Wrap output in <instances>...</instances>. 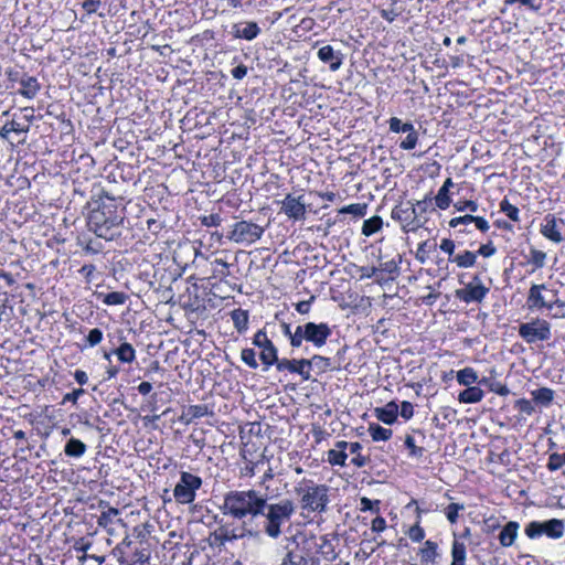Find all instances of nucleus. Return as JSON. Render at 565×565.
I'll list each match as a JSON object with an SVG mask.
<instances>
[{
	"instance_id": "1",
	"label": "nucleus",
	"mask_w": 565,
	"mask_h": 565,
	"mask_svg": "<svg viewBox=\"0 0 565 565\" xmlns=\"http://www.w3.org/2000/svg\"><path fill=\"white\" fill-rule=\"evenodd\" d=\"M124 207L108 193H104L94 202L88 215V227L98 237L113 241L121 235L125 221Z\"/></svg>"
},
{
	"instance_id": "2",
	"label": "nucleus",
	"mask_w": 565,
	"mask_h": 565,
	"mask_svg": "<svg viewBox=\"0 0 565 565\" xmlns=\"http://www.w3.org/2000/svg\"><path fill=\"white\" fill-rule=\"evenodd\" d=\"M267 508V497L260 492L248 490H233L224 495L221 510L224 515L235 520H253L264 514Z\"/></svg>"
},
{
	"instance_id": "3",
	"label": "nucleus",
	"mask_w": 565,
	"mask_h": 565,
	"mask_svg": "<svg viewBox=\"0 0 565 565\" xmlns=\"http://www.w3.org/2000/svg\"><path fill=\"white\" fill-rule=\"evenodd\" d=\"M295 491L300 497V507L303 511L322 513L327 510L328 486L303 480L295 488Z\"/></svg>"
},
{
	"instance_id": "4",
	"label": "nucleus",
	"mask_w": 565,
	"mask_h": 565,
	"mask_svg": "<svg viewBox=\"0 0 565 565\" xmlns=\"http://www.w3.org/2000/svg\"><path fill=\"white\" fill-rule=\"evenodd\" d=\"M295 513V504L289 499H284L277 503H267L264 511L265 516L264 532L270 539H278L282 531L281 526L289 522Z\"/></svg>"
},
{
	"instance_id": "5",
	"label": "nucleus",
	"mask_w": 565,
	"mask_h": 565,
	"mask_svg": "<svg viewBox=\"0 0 565 565\" xmlns=\"http://www.w3.org/2000/svg\"><path fill=\"white\" fill-rule=\"evenodd\" d=\"M360 443L337 441L334 448L328 450L327 461L331 466L344 467L349 455H352L351 463L358 468L366 466L370 459L361 454Z\"/></svg>"
},
{
	"instance_id": "6",
	"label": "nucleus",
	"mask_w": 565,
	"mask_h": 565,
	"mask_svg": "<svg viewBox=\"0 0 565 565\" xmlns=\"http://www.w3.org/2000/svg\"><path fill=\"white\" fill-rule=\"evenodd\" d=\"M332 334L330 326L326 322H307L297 326L292 338V348H300L303 341L312 343L315 348H322Z\"/></svg>"
},
{
	"instance_id": "7",
	"label": "nucleus",
	"mask_w": 565,
	"mask_h": 565,
	"mask_svg": "<svg viewBox=\"0 0 565 565\" xmlns=\"http://www.w3.org/2000/svg\"><path fill=\"white\" fill-rule=\"evenodd\" d=\"M526 305L532 311H541L543 309L552 310L554 307H562L563 302L557 298L556 290L550 289L545 284H534L529 289Z\"/></svg>"
},
{
	"instance_id": "8",
	"label": "nucleus",
	"mask_w": 565,
	"mask_h": 565,
	"mask_svg": "<svg viewBox=\"0 0 565 565\" xmlns=\"http://www.w3.org/2000/svg\"><path fill=\"white\" fill-rule=\"evenodd\" d=\"M202 479L199 476L186 471L180 473V480L173 489V497L180 504H190L195 500L196 491L202 487Z\"/></svg>"
},
{
	"instance_id": "9",
	"label": "nucleus",
	"mask_w": 565,
	"mask_h": 565,
	"mask_svg": "<svg viewBox=\"0 0 565 565\" xmlns=\"http://www.w3.org/2000/svg\"><path fill=\"white\" fill-rule=\"evenodd\" d=\"M551 323L544 319L535 318L519 326V335L529 344L536 341H547L552 337Z\"/></svg>"
},
{
	"instance_id": "10",
	"label": "nucleus",
	"mask_w": 565,
	"mask_h": 565,
	"mask_svg": "<svg viewBox=\"0 0 565 565\" xmlns=\"http://www.w3.org/2000/svg\"><path fill=\"white\" fill-rule=\"evenodd\" d=\"M264 231V227L258 224L239 221L232 226L227 237L236 244L252 245L262 238Z\"/></svg>"
},
{
	"instance_id": "11",
	"label": "nucleus",
	"mask_w": 565,
	"mask_h": 565,
	"mask_svg": "<svg viewBox=\"0 0 565 565\" xmlns=\"http://www.w3.org/2000/svg\"><path fill=\"white\" fill-rule=\"evenodd\" d=\"M525 535L529 539H537L546 535L551 539H559L564 534V522L558 519H552L545 522L532 521L525 526Z\"/></svg>"
},
{
	"instance_id": "12",
	"label": "nucleus",
	"mask_w": 565,
	"mask_h": 565,
	"mask_svg": "<svg viewBox=\"0 0 565 565\" xmlns=\"http://www.w3.org/2000/svg\"><path fill=\"white\" fill-rule=\"evenodd\" d=\"M489 288L484 286L479 275H475L465 287L457 289L455 295L456 298L463 301L465 303L482 302L489 292Z\"/></svg>"
},
{
	"instance_id": "13",
	"label": "nucleus",
	"mask_w": 565,
	"mask_h": 565,
	"mask_svg": "<svg viewBox=\"0 0 565 565\" xmlns=\"http://www.w3.org/2000/svg\"><path fill=\"white\" fill-rule=\"evenodd\" d=\"M280 213H284L294 221L303 220L307 213V205L303 195L294 196L287 194L284 200L279 202Z\"/></svg>"
},
{
	"instance_id": "14",
	"label": "nucleus",
	"mask_w": 565,
	"mask_h": 565,
	"mask_svg": "<svg viewBox=\"0 0 565 565\" xmlns=\"http://www.w3.org/2000/svg\"><path fill=\"white\" fill-rule=\"evenodd\" d=\"M278 372L298 374L303 382L311 379V363L309 359H281L278 362Z\"/></svg>"
},
{
	"instance_id": "15",
	"label": "nucleus",
	"mask_w": 565,
	"mask_h": 565,
	"mask_svg": "<svg viewBox=\"0 0 565 565\" xmlns=\"http://www.w3.org/2000/svg\"><path fill=\"white\" fill-rule=\"evenodd\" d=\"M392 218L399 222L404 231H415L419 227V221L417 220L416 210L414 206H395L392 210Z\"/></svg>"
},
{
	"instance_id": "16",
	"label": "nucleus",
	"mask_w": 565,
	"mask_h": 565,
	"mask_svg": "<svg viewBox=\"0 0 565 565\" xmlns=\"http://www.w3.org/2000/svg\"><path fill=\"white\" fill-rule=\"evenodd\" d=\"M317 56L322 63L329 65L331 72H337L343 64L341 51L334 50L329 44L321 46L317 52Z\"/></svg>"
},
{
	"instance_id": "17",
	"label": "nucleus",
	"mask_w": 565,
	"mask_h": 565,
	"mask_svg": "<svg viewBox=\"0 0 565 565\" xmlns=\"http://www.w3.org/2000/svg\"><path fill=\"white\" fill-rule=\"evenodd\" d=\"M241 524L233 526L228 524V530L233 536L234 541L243 540L245 537H257L259 535V531L256 526H254V522L250 520H239Z\"/></svg>"
},
{
	"instance_id": "18",
	"label": "nucleus",
	"mask_w": 565,
	"mask_h": 565,
	"mask_svg": "<svg viewBox=\"0 0 565 565\" xmlns=\"http://www.w3.org/2000/svg\"><path fill=\"white\" fill-rule=\"evenodd\" d=\"M260 33V28L254 21L238 23L233 25V35L237 39H244L252 41L256 39Z\"/></svg>"
},
{
	"instance_id": "19",
	"label": "nucleus",
	"mask_w": 565,
	"mask_h": 565,
	"mask_svg": "<svg viewBox=\"0 0 565 565\" xmlns=\"http://www.w3.org/2000/svg\"><path fill=\"white\" fill-rule=\"evenodd\" d=\"M541 233L544 237L554 243H561L564 239L557 226V222L553 215H547L545 217Z\"/></svg>"
},
{
	"instance_id": "20",
	"label": "nucleus",
	"mask_w": 565,
	"mask_h": 565,
	"mask_svg": "<svg viewBox=\"0 0 565 565\" xmlns=\"http://www.w3.org/2000/svg\"><path fill=\"white\" fill-rule=\"evenodd\" d=\"M375 416L379 420L386 425L393 424L398 415V405L395 402H390L383 407L375 408Z\"/></svg>"
},
{
	"instance_id": "21",
	"label": "nucleus",
	"mask_w": 565,
	"mask_h": 565,
	"mask_svg": "<svg viewBox=\"0 0 565 565\" xmlns=\"http://www.w3.org/2000/svg\"><path fill=\"white\" fill-rule=\"evenodd\" d=\"M450 555V565H466L467 547L466 544L462 541H460L456 534L454 535V540L451 542Z\"/></svg>"
},
{
	"instance_id": "22",
	"label": "nucleus",
	"mask_w": 565,
	"mask_h": 565,
	"mask_svg": "<svg viewBox=\"0 0 565 565\" xmlns=\"http://www.w3.org/2000/svg\"><path fill=\"white\" fill-rule=\"evenodd\" d=\"M519 531V523L515 521L508 522L499 534V542L503 547L513 545Z\"/></svg>"
},
{
	"instance_id": "23",
	"label": "nucleus",
	"mask_w": 565,
	"mask_h": 565,
	"mask_svg": "<svg viewBox=\"0 0 565 565\" xmlns=\"http://www.w3.org/2000/svg\"><path fill=\"white\" fill-rule=\"evenodd\" d=\"M20 85L19 94L28 99H33L41 88L38 79L33 76H23L20 79Z\"/></svg>"
},
{
	"instance_id": "24",
	"label": "nucleus",
	"mask_w": 565,
	"mask_h": 565,
	"mask_svg": "<svg viewBox=\"0 0 565 565\" xmlns=\"http://www.w3.org/2000/svg\"><path fill=\"white\" fill-rule=\"evenodd\" d=\"M419 555L422 563L435 564L440 556L438 544L430 540L426 541L419 550Z\"/></svg>"
},
{
	"instance_id": "25",
	"label": "nucleus",
	"mask_w": 565,
	"mask_h": 565,
	"mask_svg": "<svg viewBox=\"0 0 565 565\" xmlns=\"http://www.w3.org/2000/svg\"><path fill=\"white\" fill-rule=\"evenodd\" d=\"M259 358L262 363L264 364L265 371L273 365H276V369H278V362L281 360L278 359V350L274 343L260 349Z\"/></svg>"
},
{
	"instance_id": "26",
	"label": "nucleus",
	"mask_w": 565,
	"mask_h": 565,
	"mask_svg": "<svg viewBox=\"0 0 565 565\" xmlns=\"http://www.w3.org/2000/svg\"><path fill=\"white\" fill-rule=\"evenodd\" d=\"M87 446L77 438H70L64 446V454L71 458H81L85 455Z\"/></svg>"
},
{
	"instance_id": "27",
	"label": "nucleus",
	"mask_w": 565,
	"mask_h": 565,
	"mask_svg": "<svg viewBox=\"0 0 565 565\" xmlns=\"http://www.w3.org/2000/svg\"><path fill=\"white\" fill-rule=\"evenodd\" d=\"M484 396L483 391L478 386H468L459 393L458 401L463 404L479 403Z\"/></svg>"
},
{
	"instance_id": "28",
	"label": "nucleus",
	"mask_w": 565,
	"mask_h": 565,
	"mask_svg": "<svg viewBox=\"0 0 565 565\" xmlns=\"http://www.w3.org/2000/svg\"><path fill=\"white\" fill-rule=\"evenodd\" d=\"M454 185V182L450 178L446 179L441 188L438 190L437 195L435 196V202L437 207L440 210H446L449 207L451 200L449 196V189Z\"/></svg>"
},
{
	"instance_id": "29",
	"label": "nucleus",
	"mask_w": 565,
	"mask_h": 565,
	"mask_svg": "<svg viewBox=\"0 0 565 565\" xmlns=\"http://www.w3.org/2000/svg\"><path fill=\"white\" fill-rule=\"evenodd\" d=\"M554 391L550 387H541L531 392L533 401L541 406L547 407L554 399Z\"/></svg>"
},
{
	"instance_id": "30",
	"label": "nucleus",
	"mask_w": 565,
	"mask_h": 565,
	"mask_svg": "<svg viewBox=\"0 0 565 565\" xmlns=\"http://www.w3.org/2000/svg\"><path fill=\"white\" fill-rule=\"evenodd\" d=\"M233 324L238 333H244L248 329V311L243 309H235L231 312Z\"/></svg>"
},
{
	"instance_id": "31",
	"label": "nucleus",
	"mask_w": 565,
	"mask_h": 565,
	"mask_svg": "<svg viewBox=\"0 0 565 565\" xmlns=\"http://www.w3.org/2000/svg\"><path fill=\"white\" fill-rule=\"evenodd\" d=\"M450 262L456 263L460 268L473 267L477 262V254L470 250H465L449 258Z\"/></svg>"
},
{
	"instance_id": "32",
	"label": "nucleus",
	"mask_w": 565,
	"mask_h": 565,
	"mask_svg": "<svg viewBox=\"0 0 565 565\" xmlns=\"http://www.w3.org/2000/svg\"><path fill=\"white\" fill-rule=\"evenodd\" d=\"M114 353L121 363H132L136 359V351L128 342L121 343Z\"/></svg>"
},
{
	"instance_id": "33",
	"label": "nucleus",
	"mask_w": 565,
	"mask_h": 565,
	"mask_svg": "<svg viewBox=\"0 0 565 565\" xmlns=\"http://www.w3.org/2000/svg\"><path fill=\"white\" fill-rule=\"evenodd\" d=\"M457 382L463 386H471L475 383H478V374L472 367H465L459 370L456 375Z\"/></svg>"
},
{
	"instance_id": "34",
	"label": "nucleus",
	"mask_w": 565,
	"mask_h": 565,
	"mask_svg": "<svg viewBox=\"0 0 565 565\" xmlns=\"http://www.w3.org/2000/svg\"><path fill=\"white\" fill-rule=\"evenodd\" d=\"M367 431L374 441H386L393 435L392 429L384 428L381 425L374 423L369 425Z\"/></svg>"
},
{
	"instance_id": "35",
	"label": "nucleus",
	"mask_w": 565,
	"mask_h": 565,
	"mask_svg": "<svg viewBox=\"0 0 565 565\" xmlns=\"http://www.w3.org/2000/svg\"><path fill=\"white\" fill-rule=\"evenodd\" d=\"M383 226V220L381 216H372L363 222L362 225V234L365 236H371L377 233Z\"/></svg>"
},
{
	"instance_id": "36",
	"label": "nucleus",
	"mask_w": 565,
	"mask_h": 565,
	"mask_svg": "<svg viewBox=\"0 0 565 565\" xmlns=\"http://www.w3.org/2000/svg\"><path fill=\"white\" fill-rule=\"evenodd\" d=\"M29 130V127L22 126L20 122L15 120L8 121L3 125V127L0 129V137L3 139H8L9 135L11 132H26Z\"/></svg>"
},
{
	"instance_id": "37",
	"label": "nucleus",
	"mask_w": 565,
	"mask_h": 565,
	"mask_svg": "<svg viewBox=\"0 0 565 565\" xmlns=\"http://www.w3.org/2000/svg\"><path fill=\"white\" fill-rule=\"evenodd\" d=\"M233 536L228 530V524L221 525L213 533L214 542L221 546L225 545L228 542H234Z\"/></svg>"
},
{
	"instance_id": "38",
	"label": "nucleus",
	"mask_w": 565,
	"mask_h": 565,
	"mask_svg": "<svg viewBox=\"0 0 565 565\" xmlns=\"http://www.w3.org/2000/svg\"><path fill=\"white\" fill-rule=\"evenodd\" d=\"M102 297V295H99ZM128 296L121 291H113L106 295H103V302L107 306H118L124 305L127 300Z\"/></svg>"
},
{
	"instance_id": "39",
	"label": "nucleus",
	"mask_w": 565,
	"mask_h": 565,
	"mask_svg": "<svg viewBox=\"0 0 565 565\" xmlns=\"http://www.w3.org/2000/svg\"><path fill=\"white\" fill-rule=\"evenodd\" d=\"M310 562L308 557L289 551L282 558L281 565H310Z\"/></svg>"
},
{
	"instance_id": "40",
	"label": "nucleus",
	"mask_w": 565,
	"mask_h": 565,
	"mask_svg": "<svg viewBox=\"0 0 565 565\" xmlns=\"http://www.w3.org/2000/svg\"><path fill=\"white\" fill-rule=\"evenodd\" d=\"M500 211L503 212L511 221L519 222L520 217V211L519 209L511 204L507 199H503L500 202Z\"/></svg>"
},
{
	"instance_id": "41",
	"label": "nucleus",
	"mask_w": 565,
	"mask_h": 565,
	"mask_svg": "<svg viewBox=\"0 0 565 565\" xmlns=\"http://www.w3.org/2000/svg\"><path fill=\"white\" fill-rule=\"evenodd\" d=\"M390 130L395 134L413 130L414 125L412 122H403L397 117H392L388 120Z\"/></svg>"
},
{
	"instance_id": "42",
	"label": "nucleus",
	"mask_w": 565,
	"mask_h": 565,
	"mask_svg": "<svg viewBox=\"0 0 565 565\" xmlns=\"http://www.w3.org/2000/svg\"><path fill=\"white\" fill-rule=\"evenodd\" d=\"M366 204L352 203L347 206H343L339 210L340 214H352L354 216L362 217L366 214Z\"/></svg>"
},
{
	"instance_id": "43",
	"label": "nucleus",
	"mask_w": 565,
	"mask_h": 565,
	"mask_svg": "<svg viewBox=\"0 0 565 565\" xmlns=\"http://www.w3.org/2000/svg\"><path fill=\"white\" fill-rule=\"evenodd\" d=\"M212 264L215 266L213 270L215 277L224 280L230 276V264L221 258H216Z\"/></svg>"
},
{
	"instance_id": "44",
	"label": "nucleus",
	"mask_w": 565,
	"mask_h": 565,
	"mask_svg": "<svg viewBox=\"0 0 565 565\" xmlns=\"http://www.w3.org/2000/svg\"><path fill=\"white\" fill-rule=\"evenodd\" d=\"M406 138L399 143L401 149L403 150H412L417 146L418 142V132L415 127L413 130L406 132Z\"/></svg>"
},
{
	"instance_id": "45",
	"label": "nucleus",
	"mask_w": 565,
	"mask_h": 565,
	"mask_svg": "<svg viewBox=\"0 0 565 565\" xmlns=\"http://www.w3.org/2000/svg\"><path fill=\"white\" fill-rule=\"evenodd\" d=\"M546 253L532 248L530 250L529 263L534 265L535 268H543L545 266Z\"/></svg>"
},
{
	"instance_id": "46",
	"label": "nucleus",
	"mask_w": 565,
	"mask_h": 565,
	"mask_svg": "<svg viewBox=\"0 0 565 565\" xmlns=\"http://www.w3.org/2000/svg\"><path fill=\"white\" fill-rule=\"evenodd\" d=\"M309 362L311 363V369L316 366L320 372H326L331 367V360L322 355H313L309 359Z\"/></svg>"
},
{
	"instance_id": "47",
	"label": "nucleus",
	"mask_w": 565,
	"mask_h": 565,
	"mask_svg": "<svg viewBox=\"0 0 565 565\" xmlns=\"http://www.w3.org/2000/svg\"><path fill=\"white\" fill-rule=\"evenodd\" d=\"M241 359L250 369L258 367V362L256 360V353L253 349H249V348L243 349L241 352Z\"/></svg>"
},
{
	"instance_id": "48",
	"label": "nucleus",
	"mask_w": 565,
	"mask_h": 565,
	"mask_svg": "<svg viewBox=\"0 0 565 565\" xmlns=\"http://www.w3.org/2000/svg\"><path fill=\"white\" fill-rule=\"evenodd\" d=\"M119 514V510L116 508H109L107 511L102 512L97 523L99 526L106 527L113 522V519Z\"/></svg>"
},
{
	"instance_id": "49",
	"label": "nucleus",
	"mask_w": 565,
	"mask_h": 565,
	"mask_svg": "<svg viewBox=\"0 0 565 565\" xmlns=\"http://www.w3.org/2000/svg\"><path fill=\"white\" fill-rule=\"evenodd\" d=\"M465 509V505L463 504H459V503H450L446 510H445V514H446V518L447 520L451 523V524H455L457 523L458 521V513L459 511H462Z\"/></svg>"
},
{
	"instance_id": "50",
	"label": "nucleus",
	"mask_w": 565,
	"mask_h": 565,
	"mask_svg": "<svg viewBox=\"0 0 565 565\" xmlns=\"http://www.w3.org/2000/svg\"><path fill=\"white\" fill-rule=\"evenodd\" d=\"M377 268L379 271H383L390 275H397L399 271L398 262L394 258L381 262Z\"/></svg>"
},
{
	"instance_id": "51",
	"label": "nucleus",
	"mask_w": 565,
	"mask_h": 565,
	"mask_svg": "<svg viewBox=\"0 0 565 565\" xmlns=\"http://www.w3.org/2000/svg\"><path fill=\"white\" fill-rule=\"evenodd\" d=\"M505 6L519 4L526 8L530 11L537 12L541 9V4L536 3V0H504Z\"/></svg>"
},
{
	"instance_id": "52",
	"label": "nucleus",
	"mask_w": 565,
	"mask_h": 565,
	"mask_svg": "<svg viewBox=\"0 0 565 565\" xmlns=\"http://www.w3.org/2000/svg\"><path fill=\"white\" fill-rule=\"evenodd\" d=\"M407 535L411 539V541L418 543L425 539V531L420 526V523H414V525L411 526L409 530L407 531Z\"/></svg>"
},
{
	"instance_id": "53",
	"label": "nucleus",
	"mask_w": 565,
	"mask_h": 565,
	"mask_svg": "<svg viewBox=\"0 0 565 565\" xmlns=\"http://www.w3.org/2000/svg\"><path fill=\"white\" fill-rule=\"evenodd\" d=\"M253 344L263 349L273 344V341L268 339L267 333L264 330H258L253 338Z\"/></svg>"
},
{
	"instance_id": "54",
	"label": "nucleus",
	"mask_w": 565,
	"mask_h": 565,
	"mask_svg": "<svg viewBox=\"0 0 565 565\" xmlns=\"http://www.w3.org/2000/svg\"><path fill=\"white\" fill-rule=\"evenodd\" d=\"M209 414V407L203 404L192 405L188 409V415H190L192 418H201Z\"/></svg>"
},
{
	"instance_id": "55",
	"label": "nucleus",
	"mask_w": 565,
	"mask_h": 565,
	"mask_svg": "<svg viewBox=\"0 0 565 565\" xmlns=\"http://www.w3.org/2000/svg\"><path fill=\"white\" fill-rule=\"evenodd\" d=\"M201 224L207 227L220 226L222 224V217L217 213L204 215L201 218Z\"/></svg>"
},
{
	"instance_id": "56",
	"label": "nucleus",
	"mask_w": 565,
	"mask_h": 565,
	"mask_svg": "<svg viewBox=\"0 0 565 565\" xmlns=\"http://www.w3.org/2000/svg\"><path fill=\"white\" fill-rule=\"evenodd\" d=\"M405 446L409 449V455L413 457H422L424 454V448L417 447L415 439L411 435L406 436Z\"/></svg>"
},
{
	"instance_id": "57",
	"label": "nucleus",
	"mask_w": 565,
	"mask_h": 565,
	"mask_svg": "<svg viewBox=\"0 0 565 565\" xmlns=\"http://www.w3.org/2000/svg\"><path fill=\"white\" fill-rule=\"evenodd\" d=\"M86 340L90 348L96 347L103 340V331L98 328L92 329L88 332Z\"/></svg>"
},
{
	"instance_id": "58",
	"label": "nucleus",
	"mask_w": 565,
	"mask_h": 565,
	"mask_svg": "<svg viewBox=\"0 0 565 565\" xmlns=\"http://www.w3.org/2000/svg\"><path fill=\"white\" fill-rule=\"evenodd\" d=\"M475 217L473 215L471 214H466V215H462V216H457V217H454L449 221V226L452 227V228H456L460 225H468V224H471L475 222Z\"/></svg>"
},
{
	"instance_id": "59",
	"label": "nucleus",
	"mask_w": 565,
	"mask_h": 565,
	"mask_svg": "<svg viewBox=\"0 0 565 565\" xmlns=\"http://www.w3.org/2000/svg\"><path fill=\"white\" fill-rule=\"evenodd\" d=\"M455 209L459 212H463L466 210L475 213L478 211L479 209V205L476 201H472V200H466V201H462V202H457L455 203Z\"/></svg>"
},
{
	"instance_id": "60",
	"label": "nucleus",
	"mask_w": 565,
	"mask_h": 565,
	"mask_svg": "<svg viewBox=\"0 0 565 565\" xmlns=\"http://www.w3.org/2000/svg\"><path fill=\"white\" fill-rule=\"evenodd\" d=\"M398 413L404 419H406V420L411 419L414 415L413 404L407 401L402 402L401 408L398 407Z\"/></svg>"
},
{
	"instance_id": "61",
	"label": "nucleus",
	"mask_w": 565,
	"mask_h": 565,
	"mask_svg": "<svg viewBox=\"0 0 565 565\" xmlns=\"http://www.w3.org/2000/svg\"><path fill=\"white\" fill-rule=\"evenodd\" d=\"M561 458H562L561 455L557 452L550 455L548 461H547L548 470L555 471V470L561 469L563 467V461Z\"/></svg>"
},
{
	"instance_id": "62",
	"label": "nucleus",
	"mask_w": 565,
	"mask_h": 565,
	"mask_svg": "<svg viewBox=\"0 0 565 565\" xmlns=\"http://www.w3.org/2000/svg\"><path fill=\"white\" fill-rule=\"evenodd\" d=\"M102 1L100 0H84L82 3V8L88 13H95L100 8Z\"/></svg>"
},
{
	"instance_id": "63",
	"label": "nucleus",
	"mask_w": 565,
	"mask_h": 565,
	"mask_svg": "<svg viewBox=\"0 0 565 565\" xmlns=\"http://www.w3.org/2000/svg\"><path fill=\"white\" fill-rule=\"evenodd\" d=\"M497 252V248L494 247V245L489 242L487 244H483L479 247L478 252H476L477 256L478 255H481L483 257H491L495 254Z\"/></svg>"
},
{
	"instance_id": "64",
	"label": "nucleus",
	"mask_w": 565,
	"mask_h": 565,
	"mask_svg": "<svg viewBox=\"0 0 565 565\" xmlns=\"http://www.w3.org/2000/svg\"><path fill=\"white\" fill-rule=\"evenodd\" d=\"M516 407L520 412L531 415L534 412L532 402L526 398H521L516 402Z\"/></svg>"
}]
</instances>
